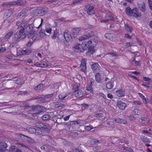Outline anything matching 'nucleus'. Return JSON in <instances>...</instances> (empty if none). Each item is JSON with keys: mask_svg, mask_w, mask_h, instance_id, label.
<instances>
[{"mask_svg": "<svg viewBox=\"0 0 152 152\" xmlns=\"http://www.w3.org/2000/svg\"><path fill=\"white\" fill-rule=\"evenodd\" d=\"M140 139L142 141L145 142H149L150 141V139H148L147 137L143 136H141Z\"/></svg>", "mask_w": 152, "mask_h": 152, "instance_id": "c756f323", "label": "nucleus"}, {"mask_svg": "<svg viewBox=\"0 0 152 152\" xmlns=\"http://www.w3.org/2000/svg\"><path fill=\"white\" fill-rule=\"evenodd\" d=\"M26 15V13L25 12V11L24 10H23L18 14V16L20 18H21L25 16Z\"/></svg>", "mask_w": 152, "mask_h": 152, "instance_id": "72a5a7b5", "label": "nucleus"}, {"mask_svg": "<svg viewBox=\"0 0 152 152\" xmlns=\"http://www.w3.org/2000/svg\"><path fill=\"white\" fill-rule=\"evenodd\" d=\"M31 107L32 110H37L38 108H40L39 105H37L36 106L33 105Z\"/></svg>", "mask_w": 152, "mask_h": 152, "instance_id": "8fccbe9b", "label": "nucleus"}, {"mask_svg": "<svg viewBox=\"0 0 152 152\" xmlns=\"http://www.w3.org/2000/svg\"><path fill=\"white\" fill-rule=\"evenodd\" d=\"M81 30V28H75L72 29V33L74 35L78 34Z\"/></svg>", "mask_w": 152, "mask_h": 152, "instance_id": "6ab92c4d", "label": "nucleus"}, {"mask_svg": "<svg viewBox=\"0 0 152 152\" xmlns=\"http://www.w3.org/2000/svg\"><path fill=\"white\" fill-rule=\"evenodd\" d=\"M7 147L6 143L2 141L0 142V151H4Z\"/></svg>", "mask_w": 152, "mask_h": 152, "instance_id": "2eb2a0df", "label": "nucleus"}, {"mask_svg": "<svg viewBox=\"0 0 152 152\" xmlns=\"http://www.w3.org/2000/svg\"><path fill=\"white\" fill-rule=\"evenodd\" d=\"M22 83V80L20 79H18L15 81V83L18 85Z\"/></svg>", "mask_w": 152, "mask_h": 152, "instance_id": "680f3d73", "label": "nucleus"}, {"mask_svg": "<svg viewBox=\"0 0 152 152\" xmlns=\"http://www.w3.org/2000/svg\"><path fill=\"white\" fill-rule=\"evenodd\" d=\"M117 104L119 108L121 110H124L126 107V103L121 101H118Z\"/></svg>", "mask_w": 152, "mask_h": 152, "instance_id": "9d476101", "label": "nucleus"}, {"mask_svg": "<svg viewBox=\"0 0 152 152\" xmlns=\"http://www.w3.org/2000/svg\"><path fill=\"white\" fill-rule=\"evenodd\" d=\"M32 52V50L31 49H26L25 50H22L21 51V53L23 55H28L31 53Z\"/></svg>", "mask_w": 152, "mask_h": 152, "instance_id": "a878e982", "label": "nucleus"}, {"mask_svg": "<svg viewBox=\"0 0 152 152\" xmlns=\"http://www.w3.org/2000/svg\"><path fill=\"white\" fill-rule=\"evenodd\" d=\"M75 96L77 98H80L82 97L83 95V93L82 90H80L74 93Z\"/></svg>", "mask_w": 152, "mask_h": 152, "instance_id": "f3484780", "label": "nucleus"}, {"mask_svg": "<svg viewBox=\"0 0 152 152\" xmlns=\"http://www.w3.org/2000/svg\"><path fill=\"white\" fill-rule=\"evenodd\" d=\"M34 42L33 41H31V39L29 40V42L26 44V46L28 47H31L33 43Z\"/></svg>", "mask_w": 152, "mask_h": 152, "instance_id": "de8ad7c7", "label": "nucleus"}, {"mask_svg": "<svg viewBox=\"0 0 152 152\" xmlns=\"http://www.w3.org/2000/svg\"><path fill=\"white\" fill-rule=\"evenodd\" d=\"M52 31V29L50 28H47L46 29V32L49 34H50Z\"/></svg>", "mask_w": 152, "mask_h": 152, "instance_id": "69168bd1", "label": "nucleus"}, {"mask_svg": "<svg viewBox=\"0 0 152 152\" xmlns=\"http://www.w3.org/2000/svg\"><path fill=\"white\" fill-rule=\"evenodd\" d=\"M43 84L42 83H40L35 87L34 88V89L35 90H37L38 89H41L43 88Z\"/></svg>", "mask_w": 152, "mask_h": 152, "instance_id": "f704fd0d", "label": "nucleus"}, {"mask_svg": "<svg viewBox=\"0 0 152 152\" xmlns=\"http://www.w3.org/2000/svg\"><path fill=\"white\" fill-rule=\"evenodd\" d=\"M86 59H82L81 61V64L80 66V68L81 71L85 72L86 70Z\"/></svg>", "mask_w": 152, "mask_h": 152, "instance_id": "423d86ee", "label": "nucleus"}, {"mask_svg": "<svg viewBox=\"0 0 152 152\" xmlns=\"http://www.w3.org/2000/svg\"><path fill=\"white\" fill-rule=\"evenodd\" d=\"M50 117V116L49 115L47 114L43 115L42 118L43 120L46 121L49 119Z\"/></svg>", "mask_w": 152, "mask_h": 152, "instance_id": "4c0bfd02", "label": "nucleus"}, {"mask_svg": "<svg viewBox=\"0 0 152 152\" xmlns=\"http://www.w3.org/2000/svg\"><path fill=\"white\" fill-rule=\"evenodd\" d=\"M99 142V140H96L95 139H92L91 141V142L92 145H94Z\"/></svg>", "mask_w": 152, "mask_h": 152, "instance_id": "49530a36", "label": "nucleus"}, {"mask_svg": "<svg viewBox=\"0 0 152 152\" xmlns=\"http://www.w3.org/2000/svg\"><path fill=\"white\" fill-rule=\"evenodd\" d=\"M82 1L80 0H73L72 4H75L79 3H80Z\"/></svg>", "mask_w": 152, "mask_h": 152, "instance_id": "5fc2aeb1", "label": "nucleus"}, {"mask_svg": "<svg viewBox=\"0 0 152 152\" xmlns=\"http://www.w3.org/2000/svg\"><path fill=\"white\" fill-rule=\"evenodd\" d=\"M93 129V127L91 126H86L85 127V129L87 131H89Z\"/></svg>", "mask_w": 152, "mask_h": 152, "instance_id": "09e8293b", "label": "nucleus"}, {"mask_svg": "<svg viewBox=\"0 0 152 152\" xmlns=\"http://www.w3.org/2000/svg\"><path fill=\"white\" fill-rule=\"evenodd\" d=\"M105 18L108 21L109 20H113V17L108 13L106 14Z\"/></svg>", "mask_w": 152, "mask_h": 152, "instance_id": "2f4dec72", "label": "nucleus"}, {"mask_svg": "<svg viewBox=\"0 0 152 152\" xmlns=\"http://www.w3.org/2000/svg\"><path fill=\"white\" fill-rule=\"evenodd\" d=\"M64 40L67 42H69V41H70L71 39V37L70 35L66 32H64Z\"/></svg>", "mask_w": 152, "mask_h": 152, "instance_id": "aec40b11", "label": "nucleus"}, {"mask_svg": "<svg viewBox=\"0 0 152 152\" xmlns=\"http://www.w3.org/2000/svg\"><path fill=\"white\" fill-rule=\"evenodd\" d=\"M149 5L150 9L152 10V1L151 0H148Z\"/></svg>", "mask_w": 152, "mask_h": 152, "instance_id": "052dcab7", "label": "nucleus"}, {"mask_svg": "<svg viewBox=\"0 0 152 152\" xmlns=\"http://www.w3.org/2000/svg\"><path fill=\"white\" fill-rule=\"evenodd\" d=\"M86 90L87 91H89L92 94H93V91L92 89L91 85L90 84L87 85L86 87Z\"/></svg>", "mask_w": 152, "mask_h": 152, "instance_id": "473e14b6", "label": "nucleus"}, {"mask_svg": "<svg viewBox=\"0 0 152 152\" xmlns=\"http://www.w3.org/2000/svg\"><path fill=\"white\" fill-rule=\"evenodd\" d=\"M67 96V95L65 94L64 95L63 94H61L58 95V97L61 100H64V98Z\"/></svg>", "mask_w": 152, "mask_h": 152, "instance_id": "ea45409f", "label": "nucleus"}, {"mask_svg": "<svg viewBox=\"0 0 152 152\" xmlns=\"http://www.w3.org/2000/svg\"><path fill=\"white\" fill-rule=\"evenodd\" d=\"M10 151L11 152H21L20 150L18 149L14 145L11 146Z\"/></svg>", "mask_w": 152, "mask_h": 152, "instance_id": "cd10ccee", "label": "nucleus"}, {"mask_svg": "<svg viewBox=\"0 0 152 152\" xmlns=\"http://www.w3.org/2000/svg\"><path fill=\"white\" fill-rule=\"evenodd\" d=\"M58 33V31L56 30L54 31V34L53 35L52 37V38L54 39H55Z\"/></svg>", "mask_w": 152, "mask_h": 152, "instance_id": "c03bdc74", "label": "nucleus"}, {"mask_svg": "<svg viewBox=\"0 0 152 152\" xmlns=\"http://www.w3.org/2000/svg\"><path fill=\"white\" fill-rule=\"evenodd\" d=\"M139 12V10L137 8H134L132 10V13H137Z\"/></svg>", "mask_w": 152, "mask_h": 152, "instance_id": "6e6d98bb", "label": "nucleus"}, {"mask_svg": "<svg viewBox=\"0 0 152 152\" xmlns=\"http://www.w3.org/2000/svg\"><path fill=\"white\" fill-rule=\"evenodd\" d=\"M79 90L78 89V86L77 85H74L73 86V90L74 91V93L77 91Z\"/></svg>", "mask_w": 152, "mask_h": 152, "instance_id": "603ef678", "label": "nucleus"}, {"mask_svg": "<svg viewBox=\"0 0 152 152\" xmlns=\"http://www.w3.org/2000/svg\"><path fill=\"white\" fill-rule=\"evenodd\" d=\"M26 24V22L23 21L20 23V21H18L16 25L18 27L17 28L19 29V32H17L14 35L12 39V41L13 43H17L20 39H23L25 38L26 36L25 33L24 27Z\"/></svg>", "mask_w": 152, "mask_h": 152, "instance_id": "f257e3e1", "label": "nucleus"}, {"mask_svg": "<svg viewBox=\"0 0 152 152\" xmlns=\"http://www.w3.org/2000/svg\"><path fill=\"white\" fill-rule=\"evenodd\" d=\"M114 120L116 123L126 124L127 123V122L125 119L120 118H115L114 119Z\"/></svg>", "mask_w": 152, "mask_h": 152, "instance_id": "9b49d317", "label": "nucleus"}, {"mask_svg": "<svg viewBox=\"0 0 152 152\" xmlns=\"http://www.w3.org/2000/svg\"><path fill=\"white\" fill-rule=\"evenodd\" d=\"M107 125L109 126V127L110 128L114 129L115 128V126L113 124H111L110 122H107Z\"/></svg>", "mask_w": 152, "mask_h": 152, "instance_id": "864d4df0", "label": "nucleus"}, {"mask_svg": "<svg viewBox=\"0 0 152 152\" xmlns=\"http://www.w3.org/2000/svg\"><path fill=\"white\" fill-rule=\"evenodd\" d=\"M94 33L92 31H89L87 34L86 35L87 36L88 39H89L94 36Z\"/></svg>", "mask_w": 152, "mask_h": 152, "instance_id": "c9c22d12", "label": "nucleus"}, {"mask_svg": "<svg viewBox=\"0 0 152 152\" xmlns=\"http://www.w3.org/2000/svg\"><path fill=\"white\" fill-rule=\"evenodd\" d=\"M115 94L119 97H123L125 95V90L123 89L117 90L115 92Z\"/></svg>", "mask_w": 152, "mask_h": 152, "instance_id": "f8f14e48", "label": "nucleus"}, {"mask_svg": "<svg viewBox=\"0 0 152 152\" xmlns=\"http://www.w3.org/2000/svg\"><path fill=\"white\" fill-rule=\"evenodd\" d=\"M12 14V10H8L6 11L5 14L7 17H9Z\"/></svg>", "mask_w": 152, "mask_h": 152, "instance_id": "58836bf2", "label": "nucleus"}, {"mask_svg": "<svg viewBox=\"0 0 152 152\" xmlns=\"http://www.w3.org/2000/svg\"><path fill=\"white\" fill-rule=\"evenodd\" d=\"M125 46L126 48L129 47V46H131L132 45V43L131 42H129L126 43Z\"/></svg>", "mask_w": 152, "mask_h": 152, "instance_id": "0e129e2a", "label": "nucleus"}, {"mask_svg": "<svg viewBox=\"0 0 152 152\" xmlns=\"http://www.w3.org/2000/svg\"><path fill=\"white\" fill-rule=\"evenodd\" d=\"M94 6H91L88 4L86 6L84 9L88 15H92L95 13V11L94 9Z\"/></svg>", "mask_w": 152, "mask_h": 152, "instance_id": "20e7f679", "label": "nucleus"}, {"mask_svg": "<svg viewBox=\"0 0 152 152\" xmlns=\"http://www.w3.org/2000/svg\"><path fill=\"white\" fill-rule=\"evenodd\" d=\"M96 81L98 83H100L101 82V76L100 73H97L95 75Z\"/></svg>", "mask_w": 152, "mask_h": 152, "instance_id": "4be33fe9", "label": "nucleus"}, {"mask_svg": "<svg viewBox=\"0 0 152 152\" xmlns=\"http://www.w3.org/2000/svg\"><path fill=\"white\" fill-rule=\"evenodd\" d=\"M118 56L117 53L114 52L107 53L104 56L105 57L108 62H111L112 61L111 58L113 57H117Z\"/></svg>", "mask_w": 152, "mask_h": 152, "instance_id": "39448f33", "label": "nucleus"}, {"mask_svg": "<svg viewBox=\"0 0 152 152\" xmlns=\"http://www.w3.org/2000/svg\"><path fill=\"white\" fill-rule=\"evenodd\" d=\"M38 127L40 129L44 130L45 131H48V130L49 126L48 125H45L44 124L41 123L37 125Z\"/></svg>", "mask_w": 152, "mask_h": 152, "instance_id": "1a4fd4ad", "label": "nucleus"}, {"mask_svg": "<svg viewBox=\"0 0 152 152\" xmlns=\"http://www.w3.org/2000/svg\"><path fill=\"white\" fill-rule=\"evenodd\" d=\"M94 117H97V118H100L102 117V113H99L95 114L94 115Z\"/></svg>", "mask_w": 152, "mask_h": 152, "instance_id": "4d7b16f0", "label": "nucleus"}, {"mask_svg": "<svg viewBox=\"0 0 152 152\" xmlns=\"http://www.w3.org/2000/svg\"><path fill=\"white\" fill-rule=\"evenodd\" d=\"M13 32L12 31H10L8 32L5 35L4 37V39H8L10 38L11 36L13 34Z\"/></svg>", "mask_w": 152, "mask_h": 152, "instance_id": "7c9ffc66", "label": "nucleus"}, {"mask_svg": "<svg viewBox=\"0 0 152 152\" xmlns=\"http://www.w3.org/2000/svg\"><path fill=\"white\" fill-rule=\"evenodd\" d=\"M25 2L22 0H17L16 1L7 2L2 4V6L10 5L11 6H19L23 5Z\"/></svg>", "mask_w": 152, "mask_h": 152, "instance_id": "f03ea898", "label": "nucleus"}, {"mask_svg": "<svg viewBox=\"0 0 152 152\" xmlns=\"http://www.w3.org/2000/svg\"><path fill=\"white\" fill-rule=\"evenodd\" d=\"M95 50L92 47H90L88 49V51L86 53L87 55H89L90 54H92L95 52Z\"/></svg>", "mask_w": 152, "mask_h": 152, "instance_id": "bb28decb", "label": "nucleus"}, {"mask_svg": "<svg viewBox=\"0 0 152 152\" xmlns=\"http://www.w3.org/2000/svg\"><path fill=\"white\" fill-rule=\"evenodd\" d=\"M91 43L92 42L91 41L89 40L85 44H83V46L84 47V48H83V50H85V49L88 48L90 45H91Z\"/></svg>", "mask_w": 152, "mask_h": 152, "instance_id": "393cba45", "label": "nucleus"}, {"mask_svg": "<svg viewBox=\"0 0 152 152\" xmlns=\"http://www.w3.org/2000/svg\"><path fill=\"white\" fill-rule=\"evenodd\" d=\"M122 141H124V142L126 143V144H128L129 143V142L127 139V138H126L125 137H123L122 138Z\"/></svg>", "mask_w": 152, "mask_h": 152, "instance_id": "3c124183", "label": "nucleus"}, {"mask_svg": "<svg viewBox=\"0 0 152 152\" xmlns=\"http://www.w3.org/2000/svg\"><path fill=\"white\" fill-rule=\"evenodd\" d=\"M91 68L93 71L97 72L100 68L99 65L97 63H95L91 65Z\"/></svg>", "mask_w": 152, "mask_h": 152, "instance_id": "ddd939ff", "label": "nucleus"}, {"mask_svg": "<svg viewBox=\"0 0 152 152\" xmlns=\"http://www.w3.org/2000/svg\"><path fill=\"white\" fill-rule=\"evenodd\" d=\"M83 45H81L79 44H77L75 45L74 48L76 49L75 51L78 53H80L82 52L81 48H83Z\"/></svg>", "mask_w": 152, "mask_h": 152, "instance_id": "dca6fc26", "label": "nucleus"}, {"mask_svg": "<svg viewBox=\"0 0 152 152\" xmlns=\"http://www.w3.org/2000/svg\"><path fill=\"white\" fill-rule=\"evenodd\" d=\"M37 34H34L31 38V39L32 40V41H33L37 39Z\"/></svg>", "mask_w": 152, "mask_h": 152, "instance_id": "338daca9", "label": "nucleus"}, {"mask_svg": "<svg viewBox=\"0 0 152 152\" xmlns=\"http://www.w3.org/2000/svg\"><path fill=\"white\" fill-rule=\"evenodd\" d=\"M133 17L137 18L138 17H140L141 16V13H133L132 15Z\"/></svg>", "mask_w": 152, "mask_h": 152, "instance_id": "79ce46f5", "label": "nucleus"}, {"mask_svg": "<svg viewBox=\"0 0 152 152\" xmlns=\"http://www.w3.org/2000/svg\"><path fill=\"white\" fill-rule=\"evenodd\" d=\"M138 7L140 10L142 12L145 11L146 8L145 3L143 1H139L138 3Z\"/></svg>", "mask_w": 152, "mask_h": 152, "instance_id": "6e6552de", "label": "nucleus"}, {"mask_svg": "<svg viewBox=\"0 0 152 152\" xmlns=\"http://www.w3.org/2000/svg\"><path fill=\"white\" fill-rule=\"evenodd\" d=\"M39 33L40 35L42 37H44L45 35V31L43 30H41Z\"/></svg>", "mask_w": 152, "mask_h": 152, "instance_id": "13d9d810", "label": "nucleus"}, {"mask_svg": "<svg viewBox=\"0 0 152 152\" xmlns=\"http://www.w3.org/2000/svg\"><path fill=\"white\" fill-rule=\"evenodd\" d=\"M18 136L19 137H21L22 138H24L25 140L27 139V140H26V141H29L31 142L32 140V139L31 138L23 134H18Z\"/></svg>", "mask_w": 152, "mask_h": 152, "instance_id": "5701e85b", "label": "nucleus"}, {"mask_svg": "<svg viewBox=\"0 0 152 152\" xmlns=\"http://www.w3.org/2000/svg\"><path fill=\"white\" fill-rule=\"evenodd\" d=\"M34 26L31 24L27 26L26 28V31L27 32V37L29 38L31 37L34 33L35 30L33 29Z\"/></svg>", "mask_w": 152, "mask_h": 152, "instance_id": "7ed1b4c3", "label": "nucleus"}, {"mask_svg": "<svg viewBox=\"0 0 152 152\" xmlns=\"http://www.w3.org/2000/svg\"><path fill=\"white\" fill-rule=\"evenodd\" d=\"M6 50L5 47H1L0 48V53H3Z\"/></svg>", "mask_w": 152, "mask_h": 152, "instance_id": "e2e57ef3", "label": "nucleus"}, {"mask_svg": "<svg viewBox=\"0 0 152 152\" xmlns=\"http://www.w3.org/2000/svg\"><path fill=\"white\" fill-rule=\"evenodd\" d=\"M88 38L86 35H83L82 37H81L79 38V40L80 41H82L85 39H88Z\"/></svg>", "mask_w": 152, "mask_h": 152, "instance_id": "a18cd8bd", "label": "nucleus"}, {"mask_svg": "<svg viewBox=\"0 0 152 152\" xmlns=\"http://www.w3.org/2000/svg\"><path fill=\"white\" fill-rule=\"evenodd\" d=\"M99 94L100 96L102 97L104 99L106 100L107 99L106 96L103 93H99Z\"/></svg>", "mask_w": 152, "mask_h": 152, "instance_id": "bf43d9fd", "label": "nucleus"}, {"mask_svg": "<svg viewBox=\"0 0 152 152\" xmlns=\"http://www.w3.org/2000/svg\"><path fill=\"white\" fill-rule=\"evenodd\" d=\"M114 36L113 34L110 33H107L105 34V37L111 41L113 40Z\"/></svg>", "mask_w": 152, "mask_h": 152, "instance_id": "a211bd4d", "label": "nucleus"}, {"mask_svg": "<svg viewBox=\"0 0 152 152\" xmlns=\"http://www.w3.org/2000/svg\"><path fill=\"white\" fill-rule=\"evenodd\" d=\"M58 39L60 41H63L64 40V34H59L58 36Z\"/></svg>", "mask_w": 152, "mask_h": 152, "instance_id": "e433bc0d", "label": "nucleus"}, {"mask_svg": "<svg viewBox=\"0 0 152 152\" xmlns=\"http://www.w3.org/2000/svg\"><path fill=\"white\" fill-rule=\"evenodd\" d=\"M65 105L60 102H56L54 105V107L56 108H61L65 107Z\"/></svg>", "mask_w": 152, "mask_h": 152, "instance_id": "b1692460", "label": "nucleus"}, {"mask_svg": "<svg viewBox=\"0 0 152 152\" xmlns=\"http://www.w3.org/2000/svg\"><path fill=\"white\" fill-rule=\"evenodd\" d=\"M126 14L129 16H132V10L130 7H127L126 8L125 11Z\"/></svg>", "mask_w": 152, "mask_h": 152, "instance_id": "412c9836", "label": "nucleus"}, {"mask_svg": "<svg viewBox=\"0 0 152 152\" xmlns=\"http://www.w3.org/2000/svg\"><path fill=\"white\" fill-rule=\"evenodd\" d=\"M122 148H124V150H125L129 152H134V151L133 149L130 147H125L123 146L122 147Z\"/></svg>", "mask_w": 152, "mask_h": 152, "instance_id": "a19ab883", "label": "nucleus"}, {"mask_svg": "<svg viewBox=\"0 0 152 152\" xmlns=\"http://www.w3.org/2000/svg\"><path fill=\"white\" fill-rule=\"evenodd\" d=\"M20 107L23 110H26L30 107L29 106V104L27 102H22V105L20 106Z\"/></svg>", "mask_w": 152, "mask_h": 152, "instance_id": "4468645a", "label": "nucleus"}, {"mask_svg": "<svg viewBox=\"0 0 152 152\" xmlns=\"http://www.w3.org/2000/svg\"><path fill=\"white\" fill-rule=\"evenodd\" d=\"M46 12L43 9H37L35 10V13L37 16H44Z\"/></svg>", "mask_w": 152, "mask_h": 152, "instance_id": "0eeeda50", "label": "nucleus"}, {"mask_svg": "<svg viewBox=\"0 0 152 152\" xmlns=\"http://www.w3.org/2000/svg\"><path fill=\"white\" fill-rule=\"evenodd\" d=\"M113 82L111 81L107 82L106 85V88L109 89H111L113 88Z\"/></svg>", "mask_w": 152, "mask_h": 152, "instance_id": "c85d7f7f", "label": "nucleus"}, {"mask_svg": "<svg viewBox=\"0 0 152 152\" xmlns=\"http://www.w3.org/2000/svg\"><path fill=\"white\" fill-rule=\"evenodd\" d=\"M133 114L134 115H139L140 114L139 110L137 109L134 110L132 111Z\"/></svg>", "mask_w": 152, "mask_h": 152, "instance_id": "37998d69", "label": "nucleus"}, {"mask_svg": "<svg viewBox=\"0 0 152 152\" xmlns=\"http://www.w3.org/2000/svg\"><path fill=\"white\" fill-rule=\"evenodd\" d=\"M72 151L74 152H80L78 149L75 148H72Z\"/></svg>", "mask_w": 152, "mask_h": 152, "instance_id": "774afa93", "label": "nucleus"}]
</instances>
